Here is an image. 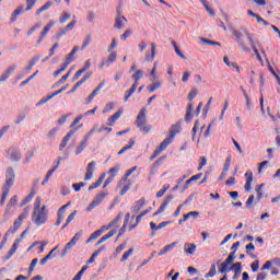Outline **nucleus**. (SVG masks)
Masks as SVG:
<instances>
[{
  "instance_id": "1",
  "label": "nucleus",
  "mask_w": 280,
  "mask_h": 280,
  "mask_svg": "<svg viewBox=\"0 0 280 280\" xmlns=\"http://www.w3.org/2000/svg\"><path fill=\"white\" fill-rule=\"evenodd\" d=\"M14 180H16V174L14 173V168L8 167L5 173V183L2 187V197L0 200V207L5 206V200H8V196H10V189L14 187Z\"/></svg>"
},
{
  "instance_id": "2",
  "label": "nucleus",
  "mask_w": 280,
  "mask_h": 280,
  "mask_svg": "<svg viewBox=\"0 0 280 280\" xmlns=\"http://www.w3.org/2000/svg\"><path fill=\"white\" fill-rule=\"evenodd\" d=\"M47 220H49V210L47 209V206H43L40 210H33L32 222H34V224L43 226V224L47 223Z\"/></svg>"
},
{
  "instance_id": "3",
  "label": "nucleus",
  "mask_w": 280,
  "mask_h": 280,
  "mask_svg": "<svg viewBox=\"0 0 280 280\" xmlns=\"http://www.w3.org/2000/svg\"><path fill=\"white\" fill-rule=\"evenodd\" d=\"M26 218H30V207L24 208L23 212L18 217V220L14 221L13 228H10L4 237H8V235H14L16 231L23 226V220H26Z\"/></svg>"
},
{
  "instance_id": "4",
  "label": "nucleus",
  "mask_w": 280,
  "mask_h": 280,
  "mask_svg": "<svg viewBox=\"0 0 280 280\" xmlns=\"http://www.w3.org/2000/svg\"><path fill=\"white\" fill-rule=\"evenodd\" d=\"M148 115V109L145 107H142L140 109V113L138 114L137 116V120H136V124H137V127L139 128V130L141 132H143L144 135H148V132H150V130H152V127L148 126L145 124V117Z\"/></svg>"
},
{
  "instance_id": "5",
  "label": "nucleus",
  "mask_w": 280,
  "mask_h": 280,
  "mask_svg": "<svg viewBox=\"0 0 280 280\" xmlns=\"http://www.w3.org/2000/svg\"><path fill=\"white\" fill-rule=\"evenodd\" d=\"M243 32L245 34V36L247 37V40L257 58V60H259V62H264V60L261 59V55H259V49H257V47H261V44L259 43V40L255 39V35L249 33L248 30H244Z\"/></svg>"
},
{
  "instance_id": "6",
  "label": "nucleus",
  "mask_w": 280,
  "mask_h": 280,
  "mask_svg": "<svg viewBox=\"0 0 280 280\" xmlns=\"http://www.w3.org/2000/svg\"><path fill=\"white\" fill-rule=\"evenodd\" d=\"M131 78L135 80L133 84L131 85V88L129 89V91H127L125 93V102H128V100H130V97H132V95H135V93L137 92V86H139V80H141V78H143V70H137Z\"/></svg>"
},
{
  "instance_id": "7",
  "label": "nucleus",
  "mask_w": 280,
  "mask_h": 280,
  "mask_svg": "<svg viewBox=\"0 0 280 280\" xmlns=\"http://www.w3.org/2000/svg\"><path fill=\"white\" fill-rule=\"evenodd\" d=\"M244 30H246V28L243 27L240 31L233 30L232 34H233V36H235L238 47L243 51H245V54H250V49L248 48V46H246V43H244V34H246V33H244Z\"/></svg>"
},
{
  "instance_id": "8",
  "label": "nucleus",
  "mask_w": 280,
  "mask_h": 280,
  "mask_svg": "<svg viewBox=\"0 0 280 280\" xmlns=\"http://www.w3.org/2000/svg\"><path fill=\"white\" fill-rule=\"evenodd\" d=\"M178 133H180V122L172 125L170 135L162 141V143L166 147L170 145L172 141H174V139L176 138V135Z\"/></svg>"
},
{
  "instance_id": "9",
  "label": "nucleus",
  "mask_w": 280,
  "mask_h": 280,
  "mask_svg": "<svg viewBox=\"0 0 280 280\" xmlns=\"http://www.w3.org/2000/svg\"><path fill=\"white\" fill-rule=\"evenodd\" d=\"M81 237H82V232L75 233L74 236L70 240V242L66 244L61 257H65L67 253H69V250H71V248H73V246H75L78 242H80Z\"/></svg>"
},
{
  "instance_id": "10",
  "label": "nucleus",
  "mask_w": 280,
  "mask_h": 280,
  "mask_svg": "<svg viewBox=\"0 0 280 280\" xmlns=\"http://www.w3.org/2000/svg\"><path fill=\"white\" fill-rule=\"evenodd\" d=\"M235 261V250L230 253L228 258L220 265L219 272L224 275V272H229V265Z\"/></svg>"
},
{
  "instance_id": "11",
  "label": "nucleus",
  "mask_w": 280,
  "mask_h": 280,
  "mask_svg": "<svg viewBox=\"0 0 280 280\" xmlns=\"http://www.w3.org/2000/svg\"><path fill=\"white\" fill-rule=\"evenodd\" d=\"M106 196H108V194L106 192H101L96 195L94 200L88 206V211H93L95 207H100V203L104 202V198H106Z\"/></svg>"
},
{
  "instance_id": "12",
  "label": "nucleus",
  "mask_w": 280,
  "mask_h": 280,
  "mask_svg": "<svg viewBox=\"0 0 280 280\" xmlns=\"http://www.w3.org/2000/svg\"><path fill=\"white\" fill-rule=\"evenodd\" d=\"M116 60H117V52L115 50H112V52H109L108 55V58L102 60L100 69H102L103 67H110L113 63L116 62Z\"/></svg>"
},
{
  "instance_id": "13",
  "label": "nucleus",
  "mask_w": 280,
  "mask_h": 280,
  "mask_svg": "<svg viewBox=\"0 0 280 280\" xmlns=\"http://www.w3.org/2000/svg\"><path fill=\"white\" fill-rule=\"evenodd\" d=\"M54 25H56L55 21H50L47 23V25L43 28L39 38L37 39V45H40L45 40V36L49 34V31L51 30V27H54Z\"/></svg>"
},
{
  "instance_id": "14",
  "label": "nucleus",
  "mask_w": 280,
  "mask_h": 280,
  "mask_svg": "<svg viewBox=\"0 0 280 280\" xmlns=\"http://www.w3.org/2000/svg\"><path fill=\"white\" fill-rule=\"evenodd\" d=\"M172 200H174V197L172 195L166 196L164 201L158 209V211H155L153 213V218H156V215H160V213H163V211H165V209H167V205H170V202H172Z\"/></svg>"
},
{
  "instance_id": "15",
  "label": "nucleus",
  "mask_w": 280,
  "mask_h": 280,
  "mask_svg": "<svg viewBox=\"0 0 280 280\" xmlns=\"http://www.w3.org/2000/svg\"><path fill=\"white\" fill-rule=\"evenodd\" d=\"M156 43H151V54L150 52H145L144 56V61L145 62H154V58H156Z\"/></svg>"
},
{
  "instance_id": "16",
  "label": "nucleus",
  "mask_w": 280,
  "mask_h": 280,
  "mask_svg": "<svg viewBox=\"0 0 280 280\" xmlns=\"http://www.w3.org/2000/svg\"><path fill=\"white\" fill-rule=\"evenodd\" d=\"M14 71H16V65L9 66L4 70V72L0 75V82H7L8 78H10V75H12V73H14Z\"/></svg>"
},
{
  "instance_id": "17",
  "label": "nucleus",
  "mask_w": 280,
  "mask_h": 280,
  "mask_svg": "<svg viewBox=\"0 0 280 280\" xmlns=\"http://www.w3.org/2000/svg\"><path fill=\"white\" fill-rule=\"evenodd\" d=\"M7 154L10 156V160L13 161V162H19L21 161V151H19L18 149H14V148H10L8 151H7Z\"/></svg>"
},
{
  "instance_id": "18",
  "label": "nucleus",
  "mask_w": 280,
  "mask_h": 280,
  "mask_svg": "<svg viewBox=\"0 0 280 280\" xmlns=\"http://www.w3.org/2000/svg\"><path fill=\"white\" fill-rule=\"evenodd\" d=\"M96 165L97 163H95V161H92L88 164L84 180H91V178H93V173L95 172Z\"/></svg>"
},
{
  "instance_id": "19",
  "label": "nucleus",
  "mask_w": 280,
  "mask_h": 280,
  "mask_svg": "<svg viewBox=\"0 0 280 280\" xmlns=\"http://www.w3.org/2000/svg\"><path fill=\"white\" fill-rule=\"evenodd\" d=\"M145 207V197H142L141 199L133 202V206L131 207V211L133 213H139Z\"/></svg>"
},
{
  "instance_id": "20",
  "label": "nucleus",
  "mask_w": 280,
  "mask_h": 280,
  "mask_svg": "<svg viewBox=\"0 0 280 280\" xmlns=\"http://www.w3.org/2000/svg\"><path fill=\"white\" fill-rule=\"evenodd\" d=\"M126 23H128V20L124 15H118L115 20L114 27L115 30H124L126 27Z\"/></svg>"
},
{
  "instance_id": "21",
  "label": "nucleus",
  "mask_w": 280,
  "mask_h": 280,
  "mask_svg": "<svg viewBox=\"0 0 280 280\" xmlns=\"http://www.w3.org/2000/svg\"><path fill=\"white\" fill-rule=\"evenodd\" d=\"M73 135H75L74 130H70L62 139L61 143L59 144V151L62 152V150H65L67 148V143H69V141H71V137H73Z\"/></svg>"
},
{
  "instance_id": "22",
  "label": "nucleus",
  "mask_w": 280,
  "mask_h": 280,
  "mask_svg": "<svg viewBox=\"0 0 280 280\" xmlns=\"http://www.w3.org/2000/svg\"><path fill=\"white\" fill-rule=\"evenodd\" d=\"M245 178H246V183L244 186L245 191H250V189H253L252 185H253V171L248 170L245 173Z\"/></svg>"
},
{
  "instance_id": "23",
  "label": "nucleus",
  "mask_w": 280,
  "mask_h": 280,
  "mask_svg": "<svg viewBox=\"0 0 280 280\" xmlns=\"http://www.w3.org/2000/svg\"><path fill=\"white\" fill-rule=\"evenodd\" d=\"M121 115H124V108L118 109V112H116L114 115H112L107 119L108 126H110V127L115 126V124L118 121V119L121 117Z\"/></svg>"
},
{
  "instance_id": "24",
  "label": "nucleus",
  "mask_w": 280,
  "mask_h": 280,
  "mask_svg": "<svg viewBox=\"0 0 280 280\" xmlns=\"http://www.w3.org/2000/svg\"><path fill=\"white\" fill-rule=\"evenodd\" d=\"M115 235H117V230H110L107 234H105L104 236H102V237L96 242V246H101V244H104V242H108V240H110V237H115Z\"/></svg>"
},
{
  "instance_id": "25",
  "label": "nucleus",
  "mask_w": 280,
  "mask_h": 280,
  "mask_svg": "<svg viewBox=\"0 0 280 280\" xmlns=\"http://www.w3.org/2000/svg\"><path fill=\"white\" fill-rule=\"evenodd\" d=\"M164 150H167L166 144L163 142L160 143V145L154 150L153 154L150 156V161H154L156 156H161V153L164 152Z\"/></svg>"
},
{
  "instance_id": "26",
  "label": "nucleus",
  "mask_w": 280,
  "mask_h": 280,
  "mask_svg": "<svg viewBox=\"0 0 280 280\" xmlns=\"http://www.w3.org/2000/svg\"><path fill=\"white\" fill-rule=\"evenodd\" d=\"M20 244H21V238H16L13 242V245L5 257V261H8V259H10L12 257V255H14V253H16V250H19Z\"/></svg>"
},
{
  "instance_id": "27",
  "label": "nucleus",
  "mask_w": 280,
  "mask_h": 280,
  "mask_svg": "<svg viewBox=\"0 0 280 280\" xmlns=\"http://www.w3.org/2000/svg\"><path fill=\"white\" fill-rule=\"evenodd\" d=\"M89 145V137H84L83 140L80 142V144L77 147L75 154L80 155L84 150H86V147Z\"/></svg>"
},
{
  "instance_id": "28",
  "label": "nucleus",
  "mask_w": 280,
  "mask_h": 280,
  "mask_svg": "<svg viewBox=\"0 0 280 280\" xmlns=\"http://www.w3.org/2000/svg\"><path fill=\"white\" fill-rule=\"evenodd\" d=\"M196 244L194 243H185L184 244V253H186V255H194L196 253Z\"/></svg>"
},
{
  "instance_id": "29",
  "label": "nucleus",
  "mask_w": 280,
  "mask_h": 280,
  "mask_svg": "<svg viewBox=\"0 0 280 280\" xmlns=\"http://www.w3.org/2000/svg\"><path fill=\"white\" fill-rule=\"evenodd\" d=\"M24 11L25 9H23V5L18 7L11 15V23H15L16 19H19Z\"/></svg>"
},
{
  "instance_id": "30",
  "label": "nucleus",
  "mask_w": 280,
  "mask_h": 280,
  "mask_svg": "<svg viewBox=\"0 0 280 280\" xmlns=\"http://www.w3.org/2000/svg\"><path fill=\"white\" fill-rule=\"evenodd\" d=\"M178 245V242H174L170 245L164 246L160 253H159V257L166 255V253H170V250H173V248H176V246Z\"/></svg>"
},
{
  "instance_id": "31",
  "label": "nucleus",
  "mask_w": 280,
  "mask_h": 280,
  "mask_svg": "<svg viewBox=\"0 0 280 280\" xmlns=\"http://www.w3.org/2000/svg\"><path fill=\"white\" fill-rule=\"evenodd\" d=\"M104 178H106V173H103L94 184L90 185L88 190L93 191V189H97L104 183Z\"/></svg>"
},
{
  "instance_id": "32",
  "label": "nucleus",
  "mask_w": 280,
  "mask_h": 280,
  "mask_svg": "<svg viewBox=\"0 0 280 280\" xmlns=\"http://www.w3.org/2000/svg\"><path fill=\"white\" fill-rule=\"evenodd\" d=\"M34 196H36V191L32 190L20 203V207H25V205H28V202H32L34 199Z\"/></svg>"
},
{
  "instance_id": "33",
  "label": "nucleus",
  "mask_w": 280,
  "mask_h": 280,
  "mask_svg": "<svg viewBox=\"0 0 280 280\" xmlns=\"http://www.w3.org/2000/svg\"><path fill=\"white\" fill-rule=\"evenodd\" d=\"M78 51H80V47L74 46L72 50L67 55L66 61L68 62L69 60L71 65L73 62V57L78 54Z\"/></svg>"
},
{
  "instance_id": "34",
  "label": "nucleus",
  "mask_w": 280,
  "mask_h": 280,
  "mask_svg": "<svg viewBox=\"0 0 280 280\" xmlns=\"http://www.w3.org/2000/svg\"><path fill=\"white\" fill-rule=\"evenodd\" d=\"M86 80H91V74H85L84 78H82L80 81H78L74 86L72 88V93L73 91H78V89H80V86H82L84 84V82H86Z\"/></svg>"
},
{
  "instance_id": "35",
  "label": "nucleus",
  "mask_w": 280,
  "mask_h": 280,
  "mask_svg": "<svg viewBox=\"0 0 280 280\" xmlns=\"http://www.w3.org/2000/svg\"><path fill=\"white\" fill-rule=\"evenodd\" d=\"M191 113H194V103H189L187 110H186V116H185V121H191L192 119V115Z\"/></svg>"
},
{
  "instance_id": "36",
  "label": "nucleus",
  "mask_w": 280,
  "mask_h": 280,
  "mask_svg": "<svg viewBox=\"0 0 280 280\" xmlns=\"http://www.w3.org/2000/svg\"><path fill=\"white\" fill-rule=\"evenodd\" d=\"M266 184H260L255 187V191L257 194V201L259 202L261 198H264V187Z\"/></svg>"
},
{
  "instance_id": "37",
  "label": "nucleus",
  "mask_w": 280,
  "mask_h": 280,
  "mask_svg": "<svg viewBox=\"0 0 280 280\" xmlns=\"http://www.w3.org/2000/svg\"><path fill=\"white\" fill-rule=\"evenodd\" d=\"M106 82L103 81L101 82L96 89L93 90V92L90 94V100H94V97L97 95V93H100V91H102V89H104Z\"/></svg>"
},
{
  "instance_id": "38",
  "label": "nucleus",
  "mask_w": 280,
  "mask_h": 280,
  "mask_svg": "<svg viewBox=\"0 0 280 280\" xmlns=\"http://www.w3.org/2000/svg\"><path fill=\"white\" fill-rule=\"evenodd\" d=\"M56 170H58V164L51 168L50 171L47 172L44 180L42 182V185H47V183H49V178H51V176L54 175V172H56Z\"/></svg>"
},
{
  "instance_id": "39",
  "label": "nucleus",
  "mask_w": 280,
  "mask_h": 280,
  "mask_svg": "<svg viewBox=\"0 0 280 280\" xmlns=\"http://www.w3.org/2000/svg\"><path fill=\"white\" fill-rule=\"evenodd\" d=\"M19 202V196H13L10 200H9V202H8V205H7V213H8V211H10L11 209H12V207H15V205Z\"/></svg>"
},
{
  "instance_id": "40",
  "label": "nucleus",
  "mask_w": 280,
  "mask_h": 280,
  "mask_svg": "<svg viewBox=\"0 0 280 280\" xmlns=\"http://www.w3.org/2000/svg\"><path fill=\"white\" fill-rule=\"evenodd\" d=\"M233 270L234 275H240L242 272V262H235L232 265L230 269H228V272Z\"/></svg>"
},
{
  "instance_id": "41",
  "label": "nucleus",
  "mask_w": 280,
  "mask_h": 280,
  "mask_svg": "<svg viewBox=\"0 0 280 280\" xmlns=\"http://www.w3.org/2000/svg\"><path fill=\"white\" fill-rule=\"evenodd\" d=\"M101 236H102L101 232H98V231L96 230V231H94V232L90 235V237L86 240L85 244H91V242H95V240H97V237H101Z\"/></svg>"
},
{
  "instance_id": "42",
  "label": "nucleus",
  "mask_w": 280,
  "mask_h": 280,
  "mask_svg": "<svg viewBox=\"0 0 280 280\" xmlns=\"http://www.w3.org/2000/svg\"><path fill=\"white\" fill-rule=\"evenodd\" d=\"M135 253V249L133 248H130L129 250L125 252L122 254V257L120 258V262L124 264V261H128V258L130 256H132V254Z\"/></svg>"
},
{
  "instance_id": "43",
  "label": "nucleus",
  "mask_w": 280,
  "mask_h": 280,
  "mask_svg": "<svg viewBox=\"0 0 280 280\" xmlns=\"http://www.w3.org/2000/svg\"><path fill=\"white\" fill-rule=\"evenodd\" d=\"M42 205H43V198L36 197L35 201H34V211L42 210L43 209V207H40Z\"/></svg>"
},
{
  "instance_id": "44",
  "label": "nucleus",
  "mask_w": 280,
  "mask_h": 280,
  "mask_svg": "<svg viewBox=\"0 0 280 280\" xmlns=\"http://www.w3.org/2000/svg\"><path fill=\"white\" fill-rule=\"evenodd\" d=\"M38 60H40L39 56L33 57L32 60L28 62L27 71H32V69H34V66L36 65V62H38Z\"/></svg>"
},
{
  "instance_id": "45",
  "label": "nucleus",
  "mask_w": 280,
  "mask_h": 280,
  "mask_svg": "<svg viewBox=\"0 0 280 280\" xmlns=\"http://www.w3.org/2000/svg\"><path fill=\"white\" fill-rule=\"evenodd\" d=\"M243 95L245 97L246 106H247L248 110H252L253 109V101H250V97L248 96V93H246V91H243Z\"/></svg>"
},
{
  "instance_id": "46",
  "label": "nucleus",
  "mask_w": 280,
  "mask_h": 280,
  "mask_svg": "<svg viewBox=\"0 0 280 280\" xmlns=\"http://www.w3.org/2000/svg\"><path fill=\"white\" fill-rule=\"evenodd\" d=\"M200 40L203 45H212V46L221 47V44L219 42H213V40L207 39V38H200Z\"/></svg>"
},
{
  "instance_id": "47",
  "label": "nucleus",
  "mask_w": 280,
  "mask_h": 280,
  "mask_svg": "<svg viewBox=\"0 0 280 280\" xmlns=\"http://www.w3.org/2000/svg\"><path fill=\"white\" fill-rule=\"evenodd\" d=\"M161 82H155L150 86H147L149 93H154V91H156L158 89H161Z\"/></svg>"
},
{
  "instance_id": "48",
  "label": "nucleus",
  "mask_w": 280,
  "mask_h": 280,
  "mask_svg": "<svg viewBox=\"0 0 280 280\" xmlns=\"http://www.w3.org/2000/svg\"><path fill=\"white\" fill-rule=\"evenodd\" d=\"M120 170H121V167L119 165L109 168V174H110L112 178H115V176H117V174H119Z\"/></svg>"
},
{
  "instance_id": "49",
  "label": "nucleus",
  "mask_w": 280,
  "mask_h": 280,
  "mask_svg": "<svg viewBox=\"0 0 280 280\" xmlns=\"http://www.w3.org/2000/svg\"><path fill=\"white\" fill-rule=\"evenodd\" d=\"M71 19V14L63 12L62 15L59 18V23L65 24L67 21Z\"/></svg>"
},
{
  "instance_id": "50",
  "label": "nucleus",
  "mask_w": 280,
  "mask_h": 280,
  "mask_svg": "<svg viewBox=\"0 0 280 280\" xmlns=\"http://www.w3.org/2000/svg\"><path fill=\"white\" fill-rule=\"evenodd\" d=\"M91 35H88L85 37V40L83 42L82 46H81V51H84V49H86L90 45H91Z\"/></svg>"
},
{
  "instance_id": "51",
  "label": "nucleus",
  "mask_w": 280,
  "mask_h": 280,
  "mask_svg": "<svg viewBox=\"0 0 280 280\" xmlns=\"http://www.w3.org/2000/svg\"><path fill=\"white\" fill-rule=\"evenodd\" d=\"M38 264V258H34L31 261V265L28 267V275H32L34 272V269L36 268V265Z\"/></svg>"
},
{
  "instance_id": "52",
  "label": "nucleus",
  "mask_w": 280,
  "mask_h": 280,
  "mask_svg": "<svg viewBox=\"0 0 280 280\" xmlns=\"http://www.w3.org/2000/svg\"><path fill=\"white\" fill-rule=\"evenodd\" d=\"M137 143V140L135 138L129 139V144L124 147L125 152H128V150H132Z\"/></svg>"
},
{
  "instance_id": "53",
  "label": "nucleus",
  "mask_w": 280,
  "mask_h": 280,
  "mask_svg": "<svg viewBox=\"0 0 280 280\" xmlns=\"http://www.w3.org/2000/svg\"><path fill=\"white\" fill-rule=\"evenodd\" d=\"M217 273H218V271L215 270V265H211L209 272L206 273V279H209Z\"/></svg>"
},
{
  "instance_id": "54",
  "label": "nucleus",
  "mask_w": 280,
  "mask_h": 280,
  "mask_svg": "<svg viewBox=\"0 0 280 280\" xmlns=\"http://www.w3.org/2000/svg\"><path fill=\"white\" fill-rule=\"evenodd\" d=\"M37 0H26V9L25 12H30L36 5Z\"/></svg>"
},
{
  "instance_id": "55",
  "label": "nucleus",
  "mask_w": 280,
  "mask_h": 280,
  "mask_svg": "<svg viewBox=\"0 0 280 280\" xmlns=\"http://www.w3.org/2000/svg\"><path fill=\"white\" fill-rule=\"evenodd\" d=\"M124 214L121 212L118 213V215L113 220L110 221L108 224L110 225V228L113 229L115 226V224H118L119 220H121V217Z\"/></svg>"
},
{
  "instance_id": "56",
  "label": "nucleus",
  "mask_w": 280,
  "mask_h": 280,
  "mask_svg": "<svg viewBox=\"0 0 280 280\" xmlns=\"http://www.w3.org/2000/svg\"><path fill=\"white\" fill-rule=\"evenodd\" d=\"M130 36H132V30H127L120 35V40H126L127 38H130Z\"/></svg>"
},
{
  "instance_id": "57",
  "label": "nucleus",
  "mask_w": 280,
  "mask_h": 280,
  "mask_svg": "<svg viewBox=\"0 0 280 280\" xmlns=\"http://www.w3.org/2000/svg\"><path fill=\"white\" fill-rule=\"evenodd\" d=\"M82 187H86V184L84 182L72 185V188L74 189V191H80V189H82Z\"/></svg>"
},
{
  "instance_id": "58",
  "label": "nucleus",
  "mask_w": 280,
  "mask_h": 280,
  "mask_svg": "<svg viewBox=\"0 0 280 280\" xmlns=\"http://www.w3.org/2000/svg\"><path fill=\"white\" fill-rule=\"evenodd\" d=\"M231 167V155L228 156L225 163H224V168H223V172H225V174L229 172Z\"/></svg>"
},
{
  "instance_id": "59",
  "label": "nucleus",
  "mask_w": 280,
  "mask_h": 280,
  "mask_svg": "<svg viewBox=\"0 0 280 280\" xmlns=\"http://www.w3.org/2000/svg\"><path fill=\"white\" fill-rule=\"evenodd\" d=\"M75 25H78V21L72 20L65 28L68 32H71V30H73V27H75Z\"/></svg>"
},
{
  "instance_id": "60",
  "label": "nucleus",
  "mask_w": 280,
  "mask_h": 280,
  "mask_svg": "<svg viewBox=\"0 0 280 280\" xmlns=\"http://www.w3.org/2000/svg\"><path fill=\"white\" fill-rule=\"evenodd\" d=\"M116 47H117V39L113 38V39H112V44L109 45L107 51H108V52H113V51H115L114 49H115Z\"/></svg>"
},
{
  "instance_id": "61",
  "label": "nucleus",
  "mask_w": 280,
  "mask_h": 280,
  "mask_svg": "<svg viewBox=\"0 0 280 280\" xmlns=\"http://www.w3.org/2000/svg\"><path fill=\"white\" fill-rule=\"evenodd\" d=\"M198 95V90L194 89L188 94V100L191 102Z\"/></svg>"
},
{
  "instance_id": "62",
  "label": "nucleus",
  "mask_w": 280,
  "mask_h": 280,
  "mask_svg": "<svg viewBox=\"0 0 280 280\" xmlns=\"http://www.w3.org/2000/svg\"><path fill=\"white\" fill-rule=\"evenodd\" d=\"M252 271L257 272L259 270V260H255L250 264Z\"/></svg>"
},
{
  "instance_id": "63",
  "label": "nucleus",
  "mask_w": 280,
  "mask_h": 280,
  "mask_svg": "<svg viewBox=\"0 0 280 280\" xmlns=\"http://www.w3.org/2000/svg\"><path fill=\"white\" fill-rule=\"evenodd\" d=\"M268 273L267 272H259L256 277V280H267Z\"/></svg>"
},
{
  "instance_id": "64",
  "label": "nucleus",
  "mask_w": 280,
  "mask_h": 280,
  "mask_svg": "<svg viewBox=\"0 0 280 280\" xmlns=\"http://www.w3.org/2000/svg\"><path fill=\"white\" fill-rule=\"evenodd\" d=\"M25 117H26L25 113L20 114L15 120V124L16 125L21 124V121H24Z\"/></svg>"
}]
</instances>
